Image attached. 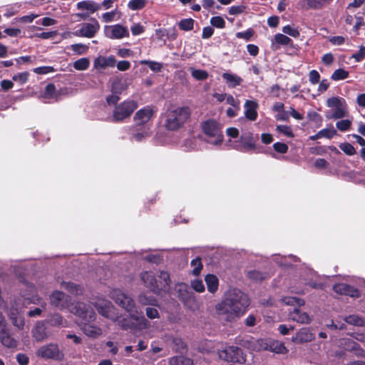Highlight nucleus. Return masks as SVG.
<instances>
[{"label":"nucleus","instance_id":"f3484780","mask_svg":"<svg viewBox=\"0 0 365 365\" xmlns=\"http://www.w3.org/2000/svg\"><path fill=\"white\" fill-rule=\"evenodd\" d=\"M116 64V60L113 56H98L93 61V68L99 72L107 68H113Z\"/></svg>","mask_w":365,"mask_h":365},{"label":"nucleus","instance_id":"bb28decb","mask_svg":"<svg viewBox=\"0 0 365 365\" xmlns=\"http://www.w3.org/2000/svg\"><path fill=\"white\" fill-rule=\"evenodd\" d=\"M222 76L230 88H235L242 82V79L234 73H224Z\"/></svg>","mask_w":365,"mask_h":365},{"label":"nucleus","instance_id":"a211bd4d","mask_svg":"<svg viewBox=\"0 0 365 365\" xmlns=\"http://www.w3.org/2000/svg\"><path fill=\"white\" fill-rule=\"evenodd\" d=\"M46 324L44 321H39L31 330L32 337L38 342L42 341L48 337Z\"/></svg>","mask_w":365,"mask_h":365},{"label":"nucleus","instance_id":"f257e3e1","mask_svg":"<svg viewBox=\"0 0 365 365\" xmlns=\"http://www.w3.org/2000/svg\"><path fill=\"white\" fill-rule=\"evenodd\" d=\"M53 299L51 301L52 304L65 307L70 312L86 322L81 329L86 336L96 338L102 334L101 328L87 323L96 319V313L90 305L81 302H74L75 298H53Z\"/></svg>","mask_w":365,"mask_h":365},{"label":"nucleus","instance_id":"39448f33","mask_svg":"<svg viewBox=\"0 0 365 365\" xmlns=\"http://www.w3.org/2000/svg\"><path fill=\"white\" fill-rule=\"evenodd\" d=\"M203 133L209 138L208 142L218 145L222 142L223 135L220 125L213 119H209L201 123Z\"/></svg>","mask_w":365,"mask_h":365},{"label":"nucleus","instance_id":"6e6d98bb","mask_svg":"<svg viewBox=\"0 0 365 365\" xmlns=\"http://www.w3.org/2000/svg\"><path fill=\"white\" fill-rule=\"evenodd\" d=\"M273 148L277 153L284 154L288 150V145L285 143L277 142L273 144Z\"/></svg>","mask_w":365,"mask_h":365},{"label":"nucleus","instance_id":"680f3d73","mask_svg":"<svg viewBox=\"0 0 365 365\" xmlns=\"http://www.w3.org/2000/svg\"><path fill=\"white\" fill-rule=\"evenodd\" d=\"M226 103L234 108H238L240 105V101L238 99H235L232 95L226 94L225 98Z\"/></svg>","mask_w":365,"mask_h":365},{"label":"nucleus","instance_id":"f704fd0d","mask_svg":"<svg viewBox=\"0 0 365 365\" xmlns=\"http://www.w3.org/2000/svg\"><path fill=\"white\" fill-rule=\"evenodd\" d=\"M90 66V61L88 58H82L73 63V68L77 71H85Z\"/></svg>","mask_w":365,"mask_h":365},{"label":"nucleus","instance_id":"2eb2a0df","mask_svg":"<svg viewBox=\"0 0 365 365\" xmlns=\"http://www.w3.org/2000/svg\"><path fill=\"white\" fill-rule=\"evenodd\" d=\"M105 36L111 39H120L129 36V31L127 27L120 24L106 26L104 27Z\"/></svg>","mask_w":365,"mask_h":365},{"label":"nucleus","instance_id":"49530a36","mask_svg":"<svg viewBox=\"0 0 365 365\" xmlns=\"http://www.w3.org/2000/svg\"><path fill=\"white\" fill-rule=\"evenodd\" d=\"M71 48L74 53L78 55L84 54L88 50V47L86 45L82 43L72 44L71 46Z\"/></svg>","mask_w":365,"mask_h":365},{"label":"nucleus","instance_id":"2f4dec72","mask_svg":"<svg viewBox=\"0 0 365 365\" xmlns=\"http://www.w3.org/2000/svg\"><path fill=\"white\" fill-rule=\"evenodd\" d=\"M344 321L351 325H355L358 327H364L365 326V321L364 319L356 314H351L349 316H346L344 318Z\"/></svg>","mask_w":365,"mask_h":365},{"label":"nucleus","instance_id":"0e129e2a","mask_svg":"<svg viewBox=\"0 0 365 365\" xmlns=\"http://www.w3.org/2000/svg\"><path fill=\"white\" fill-rule=\"evenodd\" d=\"M16 359L20 365H27L29 362V358L28 356L23 353H19L16 355Z\"/></svg>","mask_w":365,"mask_h":365},{"label":"nucleus","instance_id":"338daca9","mask_svg":"<svg viewBox=\"0 0 365 365\" xmlns=\"http://www.w3.org/2000/svg\"><path fill=\"white\" fill-rule=\"evenodd\" d=\"M253 31L252 29H248L247 31L245 32H238L236 34V36L238 38H244L247 41H249L252 36H253Z\"/></svg>","mask_w":365,"mask_h":365},{"label":"nucleus","instance_id":"aec40b11","mask_svg":"<svg viewBox=\"0 0 365 365\" xmlns=\"http://www.w3.org/2000/svg\"><path fill=\"white\" fill-rule=\"evenodd\" d=\"M333 289L339 295H345L346 297H358L359 295L356 289L345 283L335 284L333 287Z\"/></svg>","mask_w":365,"mask_h":365},{"label":"nucleus","instance_id":"20e7f679","mask_svg":"<svg viewBox=\"0 0 365 365\" xmlns=\"http://www.w3.org/2000/svg\"><path fill=\"white\" fill-rule=\"evenodd\" d=\"M155 110L150 106H146L137 111L134 116V122L137 127L143 126V131L133 135L137 141H140L148 135L150 122Z\"/></svg>","mask_w":365,"mask_h":365},{"label":"nucleus","instance_id":"6ab92c4d","mask_svg":"<svg viewBox=\"0 0 365 365\" xmlns=\"http://www.w3.org/2000/svg\"><path fill=\"white\" fill-rule=\"evenodd\" d=\"M314 339V335L311 332L309 328L300 329L294 336L292 337V341L297 344H303L309 342Z\"/></svg>","mask_w":365,"mask_h":365},{"label":"nucleus","instance_id":"052dcab7","mask_svg":"<svg viewBox=\"0 0 365 365\" xmlns=\"http://www.w3.org/2000/svg\"><path fill=\"white\" fill-rule=\"evenodd\" d=\"M191 287L197 292H202L205 290V286L202 280H193L191 282Z\"/></svg>","mask_w":365,"mask_h":365},{"label":"nucleus","instance_id":"a18cd8bd","mask_svg":"<svg viewBox=\"0 0 365 365\" xmlns=\"http://www.w3.org/2000/svg\"><path fill=\"white\" fill-rule=\"evenodd\" d=\"M111 88L113 93L120 94L126 88V86L121 80H115L113 82Z\"/></svg>","mask_w":365,"mask_h":365},{"label":"nucleus","instance_id":"0eeeda50","mask_svg":"<svg viewBox=\"0 0 365 365\" xmlns=\"http://www.w3.org/2000/svg\"><path fill=\"white\" fill-rule=\"evenodd\" d=\"M118 325L123 330H138L145 329L147 327L148 320L144 316L129 315L126 317L118 319Z\"/></svg>","mask_w":365,"mask_h":365},{"label":"nucleus","instance_id":"423d86ee","mask_svg":"<svg viewBox=\"0 0 365 365\" xmlns=\"http://www.w3.org/2000/svg\"><path fill=\"white\" fill-rule=\"evenodd\" d=\"M219 357L227 362L244 364L246 362V355L241 348L230 346L225 348L219 352Z\"/></svg>","mask_w":365,"mask_h":365},{"label":"nucleus","instance_id":"09e8293b","mask_svg":"<svg viewBox=\"0 0 365 365\" xmlns=\"http://www.w3.org/2000/svg\"><path fill=\"white\" fill-rule=\"evenodd\" d=\"M276 130L287 137H289V138L294 137V134H293L292 129L289 126H287L285 125H279L277 126Z\"/></svg>","mask_w":365,"mask_h":365},{"label":"nucleus","instance_id":"4be33fe9","mask_svg":"<svg viewBox=\"0 0 365 365\" xmlns=\"http://www.w3.org/2000/svg\"><path fill=\"white\" fill-rule=\"evenodd\" d=\"M258 104L256 101L247 100L245 103V115L246 118L254 121L257 118Z\"/></svg>","mask_w":365,"mask_h":365},{"label":"nucleus","instance_id":"b1692460","mask_svg":"<svg viewBox=\"0 0 365 365\" xmlns=\"http://www.w3.org/2000/svg\"><path fill=\"white\" fill-rule=\"evenodd\" d=\"M173 350L176 353L186 354L188 351L187 344L180 337H174L172 340Z\"/></svg>","mask_w":365,"mask_h":365},{"label":"nucleus","instance_id":"69168bd1","mask_svg":"<svg viewBox=\"0 0 365 365\" xmlns=\"http://www.w3.org/2000/svg\"><path fill=\"white\" fill-rule=\"evenodd\" d=\"M146 315L148 318L153 319L159 317V313L155 308L147 307L145 309Z\"/></svg>","mask_w":365,"mask_h":365},{"label":"nucleus","instance_id":"72a5a7b5","mask_svg":"<svg viewBox=\"0 0 365 365\" xmlns=\"http://www.w3.org/2000/svg\"><path fill=\"white\" fill-rule=\"evenodd\" d=\"M192 76L197 81L206 80L209 75L208 73L205 70L195 69L192 67L190 68Z\"/></svg>","mask_w":365,"mask_h":365},{"label":"nucleus","instance_id":"c85d7f7f","mask_svg":"<svg viewBox=\"0 0 365 365\" xmlns=\"http://www.w3.org/2000/svg\"><path fill=\"white\" fill-rule=\"evenodd\" d=\"M101 6L91 1H83L77 4V9L79 10H86L93 14L100 9Z\"/></svg>","mask_w":365,"mask_h":365},{"label":"nucleus","instance_id":"774afa93","mask_svg":"<svg viewBox=\"0 0 365 365\" xmlns=\"http://www.w3.org/2000/svg\"><path fill=\"white\" fill-rule=\"evenodd\" d=\"M118 70L125 71L130 68V63L128 61H120L116 64Z\"/></svg>","mask_w":365,"mask_h":365},{"label":"nucleus","instance_id":"4d7b16f0","mask_svg":"<svg viewBox=\"0 0 365 365\" xmlns=\"http://www.w3.org/2000/svg\"><path fill=\"white\" fill-rule=\"evenodd\" d=\"M320 75L316 70H312L309 73V81L312 84H317L319 82Z\"/></svg>","mask_w":365,"mask_h":365},{"label":"nucleus","instance_id":"4468645a","mask_svg":"<svg viewBox=\"0 0 365 365\" xmlns=\"http://www.w3.org/2000/svg\"><path fill=\"white\" fill-rule=\"evenodd\" d=\"M79 29L75 31L73 34L76 36L93 38L100 29V24L96 19H93L91 23H83L79 25Z\"/></svg>","mask_w":365,"mask_h":365},{"label":"nucleus","instance_id":"1a4fd4ad","mask_svg":"<svg viewBox=\"0 0 365 365\" xmlns=\"http://www.w3.org/2000/svg\"><path fill=\"white\" fill-rule=\"evenodd\" d=\"M137 107L138 103L134 101H125L122 102L117 106L113 110V121H121L129 118Z\"/></svg>","mask_w":365,"mask_h":365},{"label":"nucleus","instance_id":"c756f323","mask_svg":"<svg viewBox=\"0 0 365 365\" xmlns=\"http://www.w3.org/2000/svg\"><path fill=\"white\" fill-rule=\"evenodd\" d=\"M170 365H195L192 359L185 356H175L169 359Z\"/></svg>","mask_w":365,"mask_h":365},{"label":"nucleus","instance_id":"37998d69","mask_svg":"<svg viewBox=\"0 0 365 365\" xmlns=\"http://www.w3.org/2000/svg\"><path fill=\"white\" fill-rule=\"evenodd\" d=\"M178 25L181 30L191 31L193 29L194 21L192 19H182L179 22Z\"/></svg>","mask_w":365,"mask_h":365},{"label":"nucleus","instance_id":"58836bf2","mask_svg":"<svg viewBox=\"0 0 365 365\" xmlns=\"http://www.w3.org/2000/svg\"><path fill=\"white\" fill-rule=\"evenodd\" d=\"M175 290L178 293V297H190V288L185 283L178 284Z\"/></svg>","mask_w":365,"mask_h":365},{"label":"nucleus","instance_id":"7c9ffc66","mask_svg":"<svg viewBox=\"0 0 365 365\" xmlns=\"http://www.w3.org/2000/svg\"><path fill=\"white\" fill-rule=\"evenodd\" d=\"M205 280L207 284L208 291L214 294L218 288V278L215 275L210 274L205 277Z\"/></svg>","mask_w":365,"mask_h":365},{"label":"nucleus","instance_id":"f03ea898","mask_svg":"<svg viewBox=\"0 0 365 365\" xmlns=\"http://www.w3.org/2000/svg\"><path fill=\"white\" fill-rule=\"evenodd\" d=\"M250 304V298H224L216 305V312L222 320L231 322L241 317Z\"/></svg>","mask_w":365,"mask_h":365},{"label":"nucleus","instance_id":"412c9836","mask_svg":"<svg viewBox=\"0 0 365 365\" xmlns=\"http://www.w3.org/2000/svg\"><path fill=\"white\" fill-rule=\"evenodd\" d=\"M290 318L296 321L297 322L302 324H309L311 322V319L307 313L301 312L300 309L297 307H293L289 310Z\"/></svg>","mask_w":365,"mask_h":365},{"label":"nucleus","instance_id":"dca6fc26","mask_svg":"<svg viewBox=\"0 0 365 365\" xmlns=\"http://www.w3.org/2000/svg\"><path fill=\"white\" fill-rule=\"evenodd\" d=\"M233 148L241 152H250L256 149L255 142L251 133L242 135L240 140L236 142Z\"/></svg>","mask_w":365,"mask_h":365},{"label":"nucleus","instance_id":"6e6552de","mask_svg":"<svg viewBox=\"0 0 365 365\" xmlns=\"http://www.w3.org/2000/svg\"><path fill=\"white\" fill-rule=\"evenodd\" d=\"M0 341L4 346L11 349L16 348L19 344L1 313H0Z\"/></svg>","mask_w":365,"mask_h":365},{"label":"nucleus","instance_id":"79ce46f5","mask_svg":"<svg viewBox=\"0 0 365 365\" xmlns=\"http://www.w3.org/2000/svg\"><path fill=\"white\" fill-rule=\"evenodd\" d=\"M140 63L148 65L150 70L154 72H159L163 68L162 63L149 60H142L140 61Z\"/></svg>","mask_w":365,"mask_h":365},{"label":"nucleus","instance_id":"a19ab883","mask_svg":"<svg viewBox=\"0 0 365 365\" xmlns=\"http://www.w3.org/2000/svg\"><path fill=\"white\" fill-rule=\"evenodd\" d=\"M247 276L250 279L256 282L262 281L263 279L267 277V275L266 274L257 270L248 272Z\"/></svg>","mask_w":365,"mask_h":365},{"label":"nucleus","instance_id":"473e14b6","mask_svg":"<svg viewBox=\"0 0 365 365\" xmlns=\"http://www.w3.org/2000/svg\"><path fill=\"white\" fill-rule=\"evenodd\" d=\"M281 301L285 304L291 305L293 307H297L299 309L305 304L304 298H282Z\"/></svg>","mask_w":365,"mask_h":365},{"label":"nucleus","instance_id":"13d9d810","mask_svg":"<svg viewBox=\"0 0 365 365\" xmlns=\"http://www.w3.org/2000/svg\"><path fill=\"white\" fill-rule=\"evenodd\" d=\"M29 73H20L13 76V80L19 82L21 84L25 83L28 81Z\"/></svg>","mask_w":365,"mask_h":365},{"label":"nucleus","instance_id":"a878e982","mask_svg":"<svg viewBox=\"0 0 365 365\" xmlns=\"http://www.w3.org/2000/svg\"><path fill=\"white\" fill-rule=\"evenodd\" d=\"M61 288L67 290L71 294L83 295L85 294L83 287L72 282H63Z\"/></svg>","mask_w":365,"mask_h":365},{"label":"nucleus","instance_id":"5701e85b","mask_svg":"<svg viewBox=\"0 0 365 365\" xmlns=\"http://www.w3.org/2000/svg\"><path fill=\"white\" fill-rule=\"evenodd\" d=\"M115 302L122 307L127 312H135L136 307L133 298H114Z\"/></svg>","mask_w":365,"mask_h":365},{"label":"nucleus","instance_id":"864d4df0","mask_svg":"<svg viewBox=\"0 0 365 365\" xmlns=\"http://www.w3.org/2000/svg\"><path fill=\"white\" fill-rule=\"evenodd\" d=\"M191 265L194 267L192 273L194 275H198L202 268V264L200 258H196L191 262Z\"/></svg>","mask_w":365,"mask_h":365},{"label":"nucleus","instance_id":"ea45409f","mask_svg":"<svg viewBox=\"0 0 365 365\" xmlns=\"http://www.w3.org/2000/svg\"><path fill=\"white\" fill-rule=\"evenodd\" d=\"M147 0H130L128 3V7L131 10H139L145 6Z\"/></svg>","mask_w":365,"mask_h":365},{"label":"nucleus","instance_id":"e2e57ef3","mask_svg":"<svg viewBox=\"0 0 365 365\" xmlns=\"http://www.w3.org/2000/svg\"><path fill=\"white\" fill-rule=\"evenodd\" d=\"M116 14H117V11L116 10L111 11L110 12L104 13L102 15V19L106 23L110 22V21L114 20Z\"/></svg>","mask_w":365,"mask_h":365},{"label":"nucleus","instance_id":"e433bc0d","mask_svg":"<svg viewBox=\"0 0 365 365\" xmlns=\"http://www.w3.org/2000/svg\"><path fill=\"white\" fill-rule=\"evenodd\" d=\"M45 95L48 98H58V97L61 95V92L56 91V87L53 83H49L46 86Z\"/></svg>","mask_w":365,"mask_h":365},{"label":"nucleus","instance_id":"9d476101","mask_svg":"<svg viewBox=\"0 0 365 365\" xmlns=\"http://www.w3.org/2000/svg\"><path fill=\"white\" fill-rule=\"evenodd\" d=\"M96 301L94 302L95 307L98 312L106 318L110 319L113 321H117L118 319V313L116 312L115 307L112 303L106 299V298H96Z\"/></svg>","mask_w":365,"mask_h":365},{"label":"nucleus","instance_id":"7ed1b4c3","mask_svg":"<svg viewBox=\"0 0 365 365\" xmlns=\"http://www.w3.org/2000/svg\"><path fill=\"white\" fill-rule=\"evenodd\" d=\"M191 109L188 106H178L170 108L165 113V127L172 131L182 128L189 120Z\"/></svg>","mask_w":365,"mask_h":365},{"label":"nucleus","instance_id":"cd10ccee","mask_svg":"<svg viewBox=\"0 0 365 365\" xmlns=\"http://www.w3.org/2000/svg\"><path fill=\"white\" fill-rule=\"evenodd\" d=\"M292 42V40L289 38L288 36L282 34H277L274 36V39L272 42V46L274 49H278L279 46L278 45H283L287 46L291 44Z\"/></svg>","mask_w":365,"mask_h":365},{"label":"nucleus","instance_id":"3c124183","mask_svg":"<svg viewBox=\"0 0 365 365\" xmlns=\"http://www.w3.org/2000/svg\"><path fill=\"white\" fill-rule=\"evenodd\" d=\"M210 24L218 29H223L225 26V21L221 16L212 17Z\"/></svg>","mask_w":365,"mask_h":365},{"label":"nucleus","instance_id":"bf43d9fd","mask_svg":"<svg viewBox=\"0 0 365 365\" xmlns=\"http://www.w3.org/2000/svg\"><path fill=\"white\" fill-rule=\"evenodd\" d=\"M365 57V46H360L359 50L357 53H354L351 58H354L356 62L361 61Z\"/></svg>","mask_w":365,"mask_h":365},{"label":"nucleus","instance_id":"9b49d317","mask_svg":"<svg viewBox=\"0 0 365 365\" xmlns=\"http://www.w3.org/2000/svg\"><path fill=\"white\" fill-rule=\"evenodd\" d=\"M36 354L38 357L44 359L56 361H61L64 357V354L60 351L58 344L53 343L41 346L37 349Z\"/></svg>","mask_w":365,"mask_h":365},{"label":"nucleus","instance_id":"f8f14e48","mask_svg":"<svg viewBox=\"0 0 365 365\" xmlns=\"http://www.w3.org/2000/svg\"><path fill=\"white\" fill-rule=\"evenodd\" d=\"M327 105L329 108H334L331 117L334 119L342 118L348 114V106L345 100L339 97L329 98L327 101Z\"/></svg>","mask_w":365,"mask_h":365},{"label":"nucleus","instance_id":"603ef678","mask_svg":"<svg viewBox=\"0 0 365 365\" xmlns=\"http://www.w3.org/2000/svg\"><path fill=\"white\" fill-rule=\"evenodd\" d=\"M336 133V131L333 128H324L319 130V134L322 138L331 139Z\"/></svg>","mask_w":365,"mask_h":365},{"label":"nucleus","instance_id":"de8ad7c7","mask_svg":"<svg viewBox=\"0 0 365 365\" xmlns=\"http://www.w3.org/2000/svg\"><path fill=\"white\" fill-rule=\"evenodd\" d=\"M351 125V120L346 119L341 120L336 122V127L340 131H346L349 130Z\"/></svg>","mask_w":365,"mask_h":365},{"label":"nucleus","instance_id":"c03bdc74","mask_svg":"<svg viewBox=\"0 0 365 365\" xmlns=\"http://www.w3.org/2000/svg\"><path fill=\"white\" fill-rule=\"evenodd\" d=\"M339 148L347 155H354L356 153L354 147L349 143H343L339 145Z\"/></svg>","mask_w":365,"mask_h":365},{"label":"nucleus","instance_id":"4c0bfd02","mask_svg":"<svg viewBox=\"0 0 365 365\" xmlns=\"http://www.w3.org/2000/svg\"><path fill=\"white\" fill-rule=\"evenodd\" d=\"M349 76V72L342 68H338L331 74V78L333 81H340L346 78Z\"/></svg>","mask_w":365,"mask_h":365},{"label":"nucleus","instance_id":"8fccbe9b","mask_svg":"<svg viewBox=\"0 0 365 365\" xmlns=\"http://www.w3.org/2000/svg\"><path fill=\"white\" fill-rule=\"evenodd\" d=\"M282 31L294 38H298L299 36V31L297 29L294 28L289 25L285 26L282 28Z\"/></svg>","mask_w":365,"mask_h":365},{"label":"nucleus","instance_id":"5fc2aeb1","mask_svg":"<svg viewBox=\"0 0 365 365\" xmlns=\"http://www.w3.org/2000/svg\"><path fill=\"white\" fill-rule=\"evenodd\" d=\"M351 351L357 357L365 358V350L358 343H354Z\"/></svg>","mask_w":365,"mask_h":365},{"label":"nucleus","instance_id":"ddd939ff","mask_svg":"<svg viewBox=\"0 0 365 365\" xmlns=\"http://www.w3.org/2000/svg\"><path fill=\"white\" fill-rule=\"evenodd\" d=\"M255 351H259L261 350H267L276 354H284L287 350L284 346V344L279 342L278 341H265L264 339H258L256 341Z\"/></svg>","mask_w":365,"mask_h":365},{"label":"nucleus","instance_id":"393cba45","mask_svg":"<svg viewBox=\"0 0 365 365\" xmlns=\"http://www.w3.org/2000/svg\"><path fill=\"white\" fill-rule=\"evenodd\" d=\"M140 279L143 284L150 289H155L157 287V280L151 272H143L140 274Z\"/></svg>","mask_w":365,"mask_h":365},{"label":"nucleus","instance_id":"c9c22d12","mask_svg":"<svg viewBox=\"0 0 365 365\" xmlns=\"http://www.w3.org/2000/svg\"><path fill=\"white\" fill-rule=\"evenodd\" d=\"M45 322L51 327H60L63 326V319L60 314H56L45 321Z\"/></svg>","mask_w":365,"mask_h":365}]
</instances>
